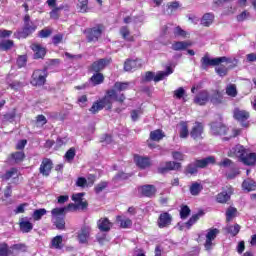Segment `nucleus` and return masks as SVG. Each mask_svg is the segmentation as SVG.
Wrapping results in <instances>:
<instances>
[{"mask_svg": "<svg viewBox=\"0 0 256 256\" xmlns=\"http://www.w3.org/2000/svg\"><path fill=\"white\" fill-rule=\"evenodd\" d=\"M51 33H53L51 29L45 28L39 32V37H41V39H46L47 37H50Z\"/></svg>", "mask_w": 256, "mask_h": 256, "instance_id": "obj_60", "label": "nucleus"}, {"mask_svg": "<svg viewBox=\"0 0 256 256\" xmlns=\"http://www.w3.org/2000/svg\"><path fill=\"white\" fill-rule=\"evenodd\" d=\"M120 33H121L122 37L124 39H126L127 41H134L133 36L128 37L130 32H129V28H127V26L122 27L120 29Z\"/></svg>", "mask_w": 256, "mask_h": 256, "instance_id": "obj_51", "label": "nucleus"}, {"mask_svg": "<svg viewBox=\"0 0 256 256\" xmlns=\"http://www.w3.org/2000/svg\"><path fill=\"white\" fill-rule=\"evenodd\" d=\"M165 137V133L161 129H157L150 132V139L151 141H161Z\"/></svg>", "mask_w": 256, "mask_h": 256, "instance_id": "obj_33", "label": "nucleus"}, {"mask_svg": "<svg viewBox=\"0 0 256 256\" xmlns=\"http://www.w3.org/2000/svg\"><path fill=\"white\" fill-rule=\"evenodd\" d=\"M111 64V58H102L97 61H95L91 65V70L94 71L95 73H99L107 67V65Z\"/></svg>", "mask_w": 256, "mask_h": 256, "instance_id": "obj_15", "label": "nucleus"}, {"mask_svg": "<svg viewBox=\"0 0 256 256\" xmlns=\"http://www.w3.org/2000/svg\"><path fill=\"white\" fill-rule=\"evenodd\" d=\"M44 215H47V209H45V208L36 209L32 213V219H33V221H41V219H43Z\"/></svg>", "mask_w": 256, "mask_h": 256, "instance_id": "obj_34", "label": "nucleus"}, {"mask_svg": "<svg viewBox=\"0 0 256 256\" xmlns=\"http://www.w3.org/2000/svg\"><path fill=\"white\" fill-rule=\"evenodd\" d=\"M210 127L212 135H227V131H229L222 121L212 122Z\"/></svg>", "mask_w": 256, "mask_h": 256, "instance_id": "obj_10", "label": "nucleus"}, {"mask_svg": "<svg viewBox=\"0 0 256 256\" xmlns=\"http://www.w3.org/2000/svg\"><path fill=\"white\" fill-rule=\"evenodd\" d=\"M202 135L203 124L201 122H196L190 132V137H192V139H203Z\"/></svg>", "mask_w": 256, "mask_h": 256, "instance_id": "obj_22", "label": "nucleus"}, {"mask_svg": "<svg viewBox=\"0 0 256 256\" xmlns=\"http://www.w3.org/2000/svg\"><path fill=\"white\" fill-rule=\"evenodd\" d=\"M60 11H61L60 7H55L54 9H52L51 12H50V18L57 21V19H59V17H60V15H59Z\"/></svg>", "mask_w": 256, "mask_h": 256, "instance_id": "obj_58", "label": "nucleus"}, {"mask_svg": "<svg viewBox=\"0 0 256 256\" xmlns=\"http://www.w3.org/2000/svg\"><path fill=\"white\" fill-rule=\"evenodd\" d=\"M19 229L21 233H31L33 231V223L29 221L28 217L19 220Z\"/></svg>", "mask_w": 256, "mask_h": 256, "instance_id": "obj_19", "label": "nucleus"}, {"mask_svg": "<svg viewBox=\"0 0 256 256\" xmlns=\"http://www.w3.org/2000/svg\"><path fill=\"white\" fill-rule=\"evenodd\" d=\"M194 162L196 163V167H198V169H205V167H208V165H215V157L208 156L204 159H197Z\"/></svg>", "mask_w": 256, "mask_h": 256, "instance_id": "obj_23", "label": "nucleus"}, {"mask_svg": "<svg viewBox=\"0 0 256 256\" xmlns=\"http://www.w3.org/2000/svg\"><path fill=\"white\" fill-rule=\"evenodd\" d=\"M47 70H35L32 74L31 85L34 87H42L47 81Z\"/></svg>", "mask_w": 256, "mask_h": 256, "instance_id": "obj_5", "label": "nucleus"}, {"mask_svg": "<svg viewBox=\"0 0 256 256\" xmlns=\"http://www.w3.org/2000/svg\"><path fill=\"white\" fill-rule=\"evenodd\" d=\"M234 118L237 121H240V123L242 124V127H249V122H247V119H249V112L245 110H241L239 108H235Z\"/></svg>", "mask_w": 256, "mask_h": 256, "instance_id": "obj_11", "label": "nucleus"}, {"mask_svg": "<svg viewBox=\"0 0 256 256\" xmlns=\"http://www.w3.org/2000/svg\"><path fill=\"white\" fill-rule=\"evenodd\" d=\"M184 95H185V89L183 87H179L174 91V97L176 99H183Z\"/></svg>", "mask_w": 256, "mask_h": 256, "instance_id": "obj_59", "label": "nucleus"}, {"mask_svg": "<svg viewBox=\"0 0 256 256\" xmlns=\"http://www.w3.org/2000/svg\"><path fill=\"white\" fill-rule=\"evenodd\" d=\"M91 226H83L78 232V241L82 245L89 243V237H91Z\"/></svg>", "mask_w": 256, "mask_h": 256, "instance_id": "obj_13", "label": "nucleus"}, {"mask_svg": "<svg viewBox=\"0 0 256 256\" xmlns=\"http://www.w3.org/2000/svg\"><path fill=\"white\" fill-rule=\"evenodd\" d=\"M180 168H181V163L175 162V161H168V162H165L164 166H160L158 168V172L165 174L168 171H179Z\"/></svg>", "mask_w": 256, "mask_h": 256, "instance_id": "obj_14", "label": "nucleus"}, {"mask_svg": "<svg viewBox=\"0 0 256 256\" xmlns=\"http://www.w3.org/2000/svg\"><path fill=\"white\" fill-rule=\"evenodd\" d=\"M171 223H173V216L168 212H162L157 220V226L159 229H165L170 227Z\"/></svg>", "mask_w": 256, "mask_h": 256, "instance_id": "obj_9", "label": "nucleus"}, {"mask_svg": "<svg viewBox=\"0 0 256 256\" xmlns=\"http://www.w3.org/2000/svg\"><path fill=\"white\" fill-rule=\"evenodd\" d=\"M36 29H37V26H35V24L33 23L24 24V27L22 30H19L14 33V37H16L17 39H27V37H29V35L34 33Z\"/></svg>", "mask_w": 256, "mask_h": 256, "instance_id": "obj_8", "label": "nucleus"}, {"mask_svg": "<svg viewBox=\"0 0 256 256\" xmlns=\"http://www.w3.org/2000/svg\"><path fill=\"white\" fill-rule=\"evenodd\" d=\"M173 33L175 35V37H187V32L185 30L182 29L181 26H177L174 28Z\"/></svg>", "mask_w": 256, "mask_h": 256, "instance_id": "obj_50", "label": "nucleus"}, {"mask_svg": "<svg viewBox=\"0 0 256 256\" xmlns=\"http://www.w3.org/2000/svg\"><path fill=\"white\" fill-rule=\"evenodd\" d=\"M13 40H2L0 42V49H2V51H9V49L13 48Z\"/></svg>", "mask_w": 256, "mask_h": 256, "instance_id": "obj_45", "label": "nucleus"}, {"mask_svg": "<svg viewBox=\"0 0 256 256\" xmlns=\"http://www.w3.org/2000/svg\"><path fill=\"white\" fill-rule=\"evenodd\" d=\"M36 125L37 127H43L47 125V118L44 115H38L36 117Z\"/></svg>", "mask_w": 256, "mask_h": 256, "instance_id": "obj_55", "label": "nucleus"}, {"mask_svg": "<svg viewBox=\"0 0 256 256\" xmlns=\"http://www.w3.org/2000/svg\"><path fill=\"white\" fill-rule=\"evenodd\" d=\"M237 215V208L235 207H229L226 210V221L229 223V221H232L234 217Z\"/></svg>", "mask_w": 256, "mask_h": 256, "instance_id": "obj_44", "label": "nucleus"}, {"mask_svg": "<svg viewBox=\"0 0 256 256\" xmlns=\"http://www.w3.org/2000/svg\"><path fill=\"white\" fill-rule=\"evenodd\" d=\"M10 250L13 251L14 255H17V253H25L27 252V245L23 243L14 244L10 247Z\"/></svg>", "mask_w": 256, "mask_h": 256, "instance_id": "obj_35", "label": "nucleus"}, {"mask_svg": "<svg viewBox=\"0 0 256 256\" xmlns=\"http://www.w3.org/2000/svg\"><path fill=\"white\" fill-rule=\"evenodd\" d=\"M173 73V68L171 66H168L166 71H159L156 75H154V82L159 83V81H163L165 77H169Z\"/></svg>", "mask_w": 256, "mask_h": 256, "instance_id": "obj_27", "label": "nucleus"}, {"mask_svg": "<svg viewBox=\"0 0 256 256\" xmlns=\"http://www.w3.org/2000/svg\"><path fill=\"white\" fill-rule=\"evenodd\" d=\"M51 169H53V161H51L49 158H44L39 168L41 175H44V177H49Z\"/></svg>", "mask_w": 256, "mask_h": 256, "instance_id": "obj_16", "label": "nucleus"}, {"mask_svg": "<svg viewBox=\"0 0 256 256\" xmlns=\"http://www.w3.org/2000/svg\"><path fill=\"white\" fill-rule=\"evenodd\" d=\"M75 155H76V150L75 147L70 148L66 154H65V159L68 163H71V161H73V159H75Z\"/></svg>", "mask_w": 256, "mask_h": 256, "instance_id": "obj_49", "label": "nucleus"}, {"mask_svg": "<svg viewBox=\"0 0 256 256\" xmlns=\"http://www.w3.org/2000/svg\"><path fill=\"white\" fill-rule=\"evenodd\" d=\"M89 0H79L78 7L81 13H87Z\"/></svg>", "mask_w": 256, "mask_h": 256, "instance_id": "obj_53", "label": "nucleus"}, {"mask_svg": "<svg viewBox=\"0 0 256 256\" xmlns=\"http://www.w3.org/2000/svg\"><path fill=\"white\" fill-rule=\"evenodd\" d=\"M116 221L120 224L121 229H131L133 226V221L123 216H117Z\"/></svg>", "mask_w": 256, "mask_h": 256, "instance_id": "obj_29", "label": "nucleus"}, {"mask_svg": "<svg viewBox=\"0 0 256 256\" xmlns=\"http://www.w3.org/2000/svg\"><path fill=\"white\" fill-rule=\"evenodd\" d=\"M90 81H92V83H94V85H101V83H103V81H105V77L103 76V74L96 72V74H94L90 78Z\"/></svg>", "mask_w": 256, "mask_h": 256, "instance_id": "obj_43", "label": "nucleus"}, {"mask_svg": "<svg viewBox=\"0 0 256 256\" xmlns=\"http://www.w3.org/2000/svg\"><path fill=\"white\" fill-rule=\"evenodd\" d=\"M242 189L244 191H255L256 189V184L253 180H244L242 183Z\"/></svg>", "mask_w": 256, "mask_h": 256, "instance_id": "obj_41", "label": "nucleus"}, {"mask_svg": "<svg viewBox=\"0 0 256 256\" xmlns=\"http://www.w3.org/2000/svg\"><path fill=\"white\" fill-rule=\"evenodd\" d=\"M141 66V59H128L124 63V71H135V69H141Z\"/></svg>", "mask_w": 256, "mask_h": 256, "instance_id": "obj_20", "label": "nucleus"}, {"mask_svg": "<svg viewBox=\"0 0 256 256\" xmlns=\"http://www.w3.org/2000/svg\"><path fill=\"white\" fill-rule=\"evenodd\" d=\"M9 255H15V253L11 251V248H9V245H7V243L0 244V256H9Z\"/></svg>", "mask_w": 256, "mask_h": 256, "instance_id": "obj_40", "label": "nucleus"}, {"mask_svg": "<svg viewBox=\"0 0 256 256\" xmlns=\"http://www.w3.org/2000/svg\"><path fill=\"white\" fill-rule=\"evenodd\" d=\"M11 157L13 161H15L16 163H21V161L25 159V152L24 151L14 152L11 154Z\"/></svg>", "mask_w": 256, "mask_h": 256, "instance_id": "obj_46", "label": "nucleus"}, {"mask_svg": "<svg viewBox=\"0 0 256 256\" xmlns=\"http://www.w3.org/2000/svg\"><path fill=\"white\" fill-rule=\"evenodd\" d=\"M105 31V26L102 24H98L95 27L88 29L86 31V37L89 42L91 41H99V37L103 35V32Z\"/></svg>", "mask_w": 256, "mask_h": 256, "instance_id": "obj_7", "label": "nucleus"}, {"mask_svg": "<svg viewBox=\"0 0 256 256\" xmlns=\"http://www.w3.org/2000/svg\"><path fill=\"white\" fill-rule=\"evenodd\" d=\"M105 189H107V182H101L95 187V193H101Z\"/></svg>", "mask_w": 256, "mask_h": 256, "instance_id": "obj_64", "label": "nucleus"}, {"mask_svg": "<svg viewBox=\"0 0 256 256\" xmlns=\"http://www.w3.org/2000/svg\"><path fill=\"white\" fill-rule=\"evenodd\" d=\"M220 167H235V164H233V161H231L228 158H225L222 162L219 163Z\"/></svg>", "mask_w": 256, "mask_h": 256, "instance_id": "obj_63", "label": "nucleus"}, {"mask_svg": "<svg viewBox=\"0 0 256 256\" xmlns=\"http://www.w3.org/2000/svg\"><path fill=\"white\" fill-rule=\"evenodd\" d=\"M198 166L195 162L188 164L184 170L185 175H195L198 171Z\"/></svg>", "mask_w": 256, "mask_h": 256, "instance_id": "obj_38", "label": "nucleus"}, {"mask_svg": "<svg viewBox=\"0 0 256 256\" xmlns=\"http://www.w3.org/2000/svg\"><path fill=\"white\" fill-rule=\"evenodd\" d=\"M220 231L217 228H209L206 230V240L204 243V247L206 251H211L213 247L215 246V243H213L214 239H217V235H219Z\"/></svg>", "mask_w": 256, "mask_h": 256, "instance_id": "obj_6", "label": "nucleus"}, {"mask_svg": "<svg viewBox=\"0 0 256 256\" xmlns=\"http://www.w3.org/2000/svg\"><path fill=\"white\" fill-rule=\"evenodd\" d=\"M15 175H17V170L16 168H11L9 171H7L5 173L4 176H2V179L4 181H9V179H11V177H14Z\"/></svg>", "mask_w": 256, "mask_h": 256, "instance_id": "obj_52", "label": "nucleus"}, {"mask_svg": "<svg viewBox=\"0 0 256 256\" xmlns=\"http://www.w3.org/2000/svg\"><path fill=\"white\" fill-rule=\"evenodd\" d=\"M16 116H17V113L15 111L9 112L4 115V121H9L10 123H12V121H14Z\"/></svg>", "mask_w": 256, "mask_h": 256, "instance_id": "obj_62", "label": "nucleus"}, {"mask_svg": "<svg viewBox=\"0 0 256 256\" xmlns=\"http://www.w3.org/2000/svg\"><path fill=\"white\" fill-rule=\"evenodd\" d=\"M17 65L18 67H25L27 65V56H19L17 59Z\"/></svg>", "mask_w": 256, "mask_h": 256, "instance_id": "obj_61", "label": "nucleus"}, {"mask_svg": "<svg viewBox=\"0 0 256 256\" xmlns=\"http://www.w3.org/2000/svg\"><path fill=\"white\" fill-rule=\"evenodd\" d=\"M128 89H131V82H115L114 89L108 90L103 98L93 103L89 109L90 113L95 115L99 111H103V109L111 111L113 109V101H118L119 103L125 101V94L118 96L117 91L121 93V91H128Z\"/></svg>", "mask_w": 256, "mask_h": 256, "instance_id": "obj_1", "label": "nucleus"}, {"mask_svg": "<svg viewBox=\"0 0 256 256\" xmlns=\"http://www.w3.org/2000/svg\"><path fill=\"white\" fill-rule=\"evenodd\" d=\"M30 49L34 52V59H43L47 55V50L40 44L34 43L30 46Z\"/></svg>", "mask_w": 256, "mask_h": 256, "instance_id": "obj_21", "label": "nucleus"}, {"mask_svg": "<svg viewBox=\"0 0 256 256\" xmlns=\"http://www.w3.org/2000/svg\"><path fill=\"white\" fill-rule=\"evenodd\" d=\"M87 207H89V204L87 203V201H80V202H78L77 204H73V203H70V204H68V206H66V209L68 210V211H77V209H82V211L83 210H85V209H87Z\"/></svg>", "mask_w": 256, "mask_h": 256, "instance_id": "obj_30", "label": "nucleus"}, {"mask_svg": "<svg viewBox=\"0 0 256 256\" xmlns=\"http://www.w3.org/2000/svg\"><path fill=\"white\" fill-rule=\"evenodd\" d=\"M220 63H233V60L228 57L209 58V55H205L201 58V68L207 70L209 67H217Z\"/></svg>", "mask_w": 256, "mask_h": 256, "instance_id": "obj_4", "label": "nucleus"}, {"mask_svg": "<svg viewBox=\"0 0 256 256\" xmlns=\"http://www.w3.org/2000/svg\"><path fill=\"white\" fill-rule=\"evenodd\" d=\"M172 157L175 161H184L185 160V154L179 151L172 152Z\"/></svg>", "mask_w": 256, "mask_h": 256, "instance_id": "obj_57", "label": "nucleus"}, {"mask_svg": "<svg viewBox=\"0 0 256 256\" xmlns=\"http://www.w3.org/2000/svg\"><path fill=\"white\" fill-rule=\"evenodd\" d=\"M66 207L54 208L51 211L52 223L59 231H65V213H67Z\"/></svg>", "mask_w": 256, "mask_h": 256, "instance_id": "obj_3", "label": "nucleus"}, {"mask_svg": "<svg viewBox=\"0 0 256 256\" xmlns=\"http://www.w3.org/2000/svg\"><path fill=\"white\" fill-rule=\"evenodd\" d=\"M201 215V213L192 215V217L184 224V227H186V229H191V227L194 226L195 223H197Z\"/></svg>", "mask_w": 256, "mask_h": 256, "instance_id": "obj_42", "label": "nucleus"}, {"mask_svg": "<svg viewBox=\"0 0 256 256\" xmlns=\"http://www.w3.org/2000/svg\"><path fill=\"white\" fill-rule=\"evenodd\" d=\"M233 191H234L233 187L231 186H226L225 188H223L222 192H220L216 196L217 203H227V201L231 199V195H233Z\"/></svg>", "mask_w": 256, "mask_h": 256, "instance_id": "obj_12", "label": "nucleus"}, {"mask_svg": "<svg viewBox=\"0 0 256 256\" xmlns=\"http://www.w3.org/2000/svg\"><path fill=\"white\" fill-rule=\"evenodd\" d=\"M138 191L141 192V195H143V197H155V194L157 193V188L155 187V185H151V184H146L143 186H140L138 188Z\"/></svg>", "mask_w": 256, "mask_h": 256, "instance_id": "obj_17", "label": "nucleus"}, {"mask_svg": "<svg viewBox=\"0 0 256 256\" xmlns=\"http://www.w3.org/2000/svg\"><path fill=\"white\" fill-rule=\"evenodd\" d=\"M225 229L227 233H229L232 237H235L239 234V231H241V226H239V224H235L234 226L228 225Z\"/></svg>", "mask_w": 256, "mask_h": 256, "instance_id": "obj_39", "label": "nucleus"}, {"mask_svg": "<svg viewBox=\"0 0 256 256\" xmlns=\"http://www.w3.org/2000/svg\"><path fill=\"white\" fill-rule=\"evenodd\" d=\"M179 127V135L181 139H187V137H189V125L187 122L182 121L179 123Z\"/></svg>", "mask_w": 256, "mask_h": 256, "instance_id": "obj_32", "label": "nucleus"}, {"mask_svg": "<svg viewBox=\"0 0 256 256\" xmlns=\"http://www.w3.org/2000/svg\"><path fill=\"white\" fill-rule=\"evenodd\" d=\"M97 227L102 233H109L111 227H113V223H111L108 218H100L97 221Z\"/></svg>", "mask_w": 256, "mask_h": 256, "instance_id": "obj_18", "label": "nucleus"}, {"mask_svg": "<svg viewBox=\"0 0 256 256\" xmlns=\"http://www.w3.org/2000/svg\"><path fill=\"white\" fill-rule=\"evenodd\" d=\"M210 103L212 105H221V103H223V93H221L219 90L212 91Z\"/></svg>", "mask_w": 256, "mask_h": 256, "instance_id": "obj_26", "label": "nucleus"}, {"mask_svg": "<svg viewBox=\"0 0 256 256\" xmlns=\"http://www.w3.org/2000/svg\"><path fill=\"white\" fill-rule=\"evenodd\" d=\"M239 173H241L240 171H239V169H237V168H233L232 167V170H230V171H228L227 173H226V177L228 178V179H235V177H237V175H239Z\"/></svg>", "mask_w": 256, "mask_h": 256, "instance_id": "obj_56", "label": "nucleus"}, {"mask_svg": "<svg viewBox=\"0 0 256 256\" xmlns=\"http://www.w3.org/2000/svg\"><path fill=\"white\" fill-rule=\"evenodd\" d=\"M187 47H191V43L187 41H177L172 44L173 51H185Z\"/></svg>", "mask_w": 256, "mask_h": 256, "instance_id": "obj_31", "label": "nucleus"}, {"mask_svg": "<svg viewBox=\"0 0 256 256\" xmlns=\"http://www.w3.org/2000/svg\"><path fill=\"white\" fill-rule=\"evenodd\" d=\"M201 191H203V185H201V183L194 182L191 184V186H190L191 195L196 197L197 195H199V193H201Z\"/></svg>", "mask_w": 256, "mask_h": 256, "instance_id": "obj_36", "label": "nucleus"}, {"mask_svg": "<svg viewBox=\"0 0 256 256\" xmlns=\"http://www.w3.org/2000/svg\"><path fill=\"white\" fill-rule=\"evenodd\" d=\"M191 215V209L187 205H182L180 209V218L187 219Z\"/></svg>", "mask_w": 256, "mask_h": 256, "instance_id": "obj_47", "label": "nucleus"}, {"mask_svg": "<svg viewBox=\"0 0 256 256\" xmlns=\"http://www.w3.org/2000/svg\"><path fill=\"white\" fill-rule=\"evenodd\" d=\"M228 157H238L244 165H255L256 153L249 152L243 145L238 144L228 151Z\"/></svg>", "mask_w": 256, "mask_h": 256, "instance_id": "obj_2", "label": "nucleus"}, {"mask_svg": "<svg viewBox=\"0 0 256 256\" xmlns=\"http://www.w3.org/2000/svg\"><path fill=\"white\" fill-rule=\"evenodd\" d=\"M213 21H215V14L206 13L202 16L200 23L203 27H211V25H213Z\"/></svg>", "mask_w": 256, "mask_h": 256, "instance_id": "obj_28", "label": "nucleus"}, {"mask_svg": "<svg viewBox=\"0 0 256 256\" xmlns=\"http://www.w3.org/2000/svg\"><path fill=\"white\" fill-rule=\"evenodd\" d=\"M63 236H55L51 241V249H62L63 248Z\"/></svg>", "mask_w": 256, "mask_h": 256, "instance_id": "obj_37", "label": "nucleus"}, {"mask_svg": "<svg viewBox=\"0 0 256 256\" xmlns=\"http://www.w3.org/2000/svg\"><path fill=\"white\" fill-rule=\"evenodd\" d=\"M209 102V92L207 90L200 91L194 98L196 105H205Z\"/></svg>", "mask_w": 256, "mask_h": 256, "instance_id": "obj_24", "label": "nucleus"}, {"mask_svg": "<svg viewBox=\"0 0 256 256\" xmlns=\"http://www.w3.org/2000/svg\"><path fill=\"white\" fill-rule=\"evenodd\" d=\"M134 161H135L137 167H140V169H147V167L151 166V160H149L148 157H142L139 155H135Z\"/></svg>", "mask_w": 256, "mask_h": 256, "instance_id": "obj_25", "label": "nucleus"}, {"mask_svg": "<svg viewBox=\"0 0 256 256\" xmlns=\"http://www.w3.org/2000/svg\"><path fill=\"white\" fill-rule=\"evenodd\" d=\"M226 94L229 97H237V86L235 84H230L226 87Z\"/></svg>", "mask_w": 256, "mask_h": 256, "instance_id": "obj_48", "label": "nucleus"}, {"mask_svg": "<svg viewBox=\"0 0 256 256\" xmlns=\"http://www.w3.org/2000/svg\"><path fill=\"white\" fill-rule=\"evenodd\" d=\"M215 71L220 77H225L229 70L227 69V67L220 65L215 68Z\"/></svg>", "mask_w": 256, "mask_h": 256, "instance_id": "obj_54", "label": "nucleus"}]
</instances>
